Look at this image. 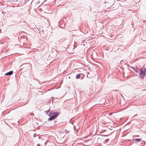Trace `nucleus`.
<instances>
[{"label": "nucleus", "mask_w": 146, "mask_h": 146, "mask_svg": "<svg viewBox=\"0 0 146 146\" xmlns=\"http://www.w3.org/2000/svg\"><path fill=\"white\" fill-rule=\"evenodd\" d=\"M58 114L57 112H52L50 113L49 116L50 117L48 119V121L52 120L55 119L57 117Z\"/></svg>", "instance_id": "nucleus-1"}, {"label": "nucleus", "mask_w": 146, "mask_h": 146, "mask_svg": "<svg viewBox=\"0 0 146 146\" xmlns=\"http://www.w3.org/2000/svg\"><path fill=\"white\" fill-rule=\"evenodd\" d=\"M146 70L145 68H141L140 70L139 76L143 78L144 77L145 74Z\"/></svg>", "instance_id": "nucleus-2"}, {"label": "nucleus", "mask_w": 146, "mask_h": 146, "mask_svg": "<svg viewBox=\"0 0 146 146\" xmlns=\"http://www.w3.org/2000/svg\"><path fill=\"white\" fill-rule=\"evenodd\" d=\"M84 75L82 74H79L76 75V79L80 78L81 79H83L84 77Z\"/></svg>", "instance_id": "nucleus-3"}, {"label": "nucleus", "mask_w": 146, "mask_h": 146, "mask_svg": "<svg viewBox=\"0 0 146 146\" xmlns=\"http://www.w3.org/2000/svg\"><path fill=\"white\" fill-rule=\"evenodd\" d=\"M133 140L135 141V143H138L141 140V139H135L134 138H133L132 139Z\"/></svg>", "instance_id": "nucleus-4"}, {"label": "nucleus", "mask_w": 146, "mask_h": 146, "mask_svg": "<svg viewBox=\"0 0 146 146\" xmlns=\"http://www.w3.org/2000/svg\"><path fill=\"white\" fill-rule=\"evenodd\" d=\"M13 71H10L9 72H8L7 73H6L5 74V75H11L13 74Z\"/></svg>", "instance_id": "nucleus-5"}, {"label": "nucleus", "mask_w": 146, "mask_h": 146, "mask_svg": "<svg viewBox=\"0 0 146 146\" xmlns=\"http://www.w3.org/2000/svg\"><path fill=\"white\" fill-rule=\"evenodd\" d=\"M134 70L135 71V72H136L137 73H138L139 71V69L136 68V70L134 69Z\"/></svg>", "instance_id": "nucleus-6"}, {"label": "nucleus", "mask_w": 146, "mask_h": 146, "mask_svg": "<svg viewBox=\"0 0 146 146\" xmlns=\"http://www.w3.org/2000/svg\"><path fill=\"white\" fill-rule=\"evenodd\" d=\"M142 143L143 144H144L145 143V141H142Z\"/></svg>", "instance_id": "nucleus-7"}, {"label": "nucleus", "mask_w": 146, "mask_h": 146, "mask_svg": "<svg viewBox=\"0 0 146 146\" xmlns=\"http://www.w3.org/2000/svg\"><path fill=\"white\" fill-rule=\"evenodd\" d=\"M37 146H40V145L39 144H37Z\"/></svg>", "instance_id": "nucleus-8"}, {"label": "nucleus", "mask_w": 146, "mask_h": 146, "mask_svg": "<svg viewBox=\"0 0 146 146\" xmlns=\"http://www.w3.org/2000/svg\"><path fill=\"white\" fill-rule=\"evenodd\" d=\"M31 115H33V114H31Z\"/></svg>", "instance_id": "nucleus-9"}]
</instances>
